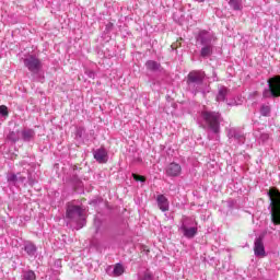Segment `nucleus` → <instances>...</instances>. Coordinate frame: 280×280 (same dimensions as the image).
Segmentation results:
<instances>
[{
    "mask_svg": "<svg viewBox=\"0 0 280 280\" xmlns=\"http://www.w3.org/2000/svg\"><path fill=\"white\" fill-rule=\"evenodd\" d=\"M66 218L68 220V224H70V226L77 231H80V229H83V226L86 224L84 211H82L80 206H68Z\"/></svg>",
    "mask_w": 280,
    "mask_h": 280,
    "instance_id": "f257e3e1",
    "label": "nucleus"
},
{
    "mask_svg": "<svg viewBox=\"0 0 280 280\" xmlns=\"http://www.w3.org/2000/svg\"><path fill=\"white\" fill-rule=\"evenodd\" d=\"M201 119L205 121L206 126L217 135V140L220 139V119L221 115L218 112L211 110H202L201 112Z\"/></svg>",
    "mask_w": 280,
    "mask_h": 280,
    "instance_id": "f03ea898",
    "label": "nucleus"
},
{
    "mask_svg": "<svg viewBox=\"0 0 280 280\" xmlns=\"http://www.w3.org/2000/svg\"><path fill=\"white\" fill-rule=\"evenodd\" d=\"M270 198V213H271V222L275 226H279L280 224V191L277 189H271L268 192Z\"/></svg>",
    "mask_w": 280,
    "mask_h": 280,
    "instance_id": "7ed1b4c3",
    "label": "nucleus"
},
{
    "mask_svg": "<svg viewBox=\"0 0 280 280\" xmlns=\"http://www.w3.org/2000/svg\"><path fill=\"white\" fill-rule=\"evenodd\" d=\"M268 89L262 92V97H280V75H275L267 81Z\"/></svg>",
    "mask_w": 280,
    "mask_h": 280,
    "instance_id": "20e7f679",
    "label": "nucleus"
},
{
    "mask_svg": "<svg viewBox=\"0 0 280 280\" xmlns=\"http://www.w3.org/2000/svg\"><path fill=\"white\" fill-rule=\"evenodd\" d=\"M24 67L31 71L34 75L40 73V70L43 69V61L40 59L36 58V56L31 55L26 57L24 60Z\"/></svg>",
    "mask_w": 280,
    "mask_h": 280,
    "instance_id": "39448f33",
    "label": "nucleus"
},
{
    "mask_svg": "<svg viewBox=\"0 0 280 280\" xmlns=\"http://www.w3.org/2000/svg\"><path fill=\"white\" fill-rule=\"evenodd\" d=\"M205 72L200 70H194L188 73L187 84L188 86L197 85L200 86L205 82Z\"/></svg>",
    "mask_w": 280,
    "mask_h": 280,
    "instance_id": "423d86ee",
    "label": "nucleus"
},
{
    "mask_svg": "<svg viewBox=\"0 0 280 280\" xmlns=\"http://www.w3.org/2000/svg\"><path fill=\"white\" fill-rule=\"evenodd\" d=\"M189 218H184L183 219V223L180 225V231L184 233V236L187 237L188 240H191L194 237H196V235L198 234V228H187V222H188Z\"/></svg>",
    "mask_w": 280,
    "mask_h": 280,
    "instance_id": "0eeeda50",
    "label": "nucleus"
},
{
    "mask_svg": "<svg viewBox=\"0 0 280 280\" xmlns=\"http://www.w3.org/2000/svg\"><path fill=\"white\" fill-rule=\"evenodd\" d=\"M228 137L229 139H234L237 143H246V136H244V132L240 129L230 128L228 130Z\"/></svg>",
    "mask_w": 280,
    "mask_h": 280,
    "instance_id": "6e6552de",
    "label": "nucleus"
},
{
    "mask_svg": "<svg viewBox=\"0 0 280 280\" xmlns=\"http://www.w3.org/2000/svg\"><path fill=\"white\" fill-rule=\"evenodd\" d=\"M183 172V167L178 163H171L166 167V175L176 178Z\"/></svg>",
    "mask_w": 280,
    "mask_h": 280,
    "instance_id": "1a4fd4ad",
    "label": "nucleus"
},
{
    "mask_svg": "<svg viewBox=\"0 0 280 280\" xmlns=\"http://www.w3.org/2000/svg\"><path fill=\"white\" fill-rule=\"evenodd\" d=\"M254 253L256 257H266V248L264 247V241L261 237L255 240Z\"/></svg>",
    "mask_w": 280,
    "mask_h": 280,
    "instance_id": "9d476101",
    "label": "nucleus"
},
{
    "mask_svg": "<svg viewBox=\"0 0 280 280\" xmlns=\"http://www.w3.org/2000/svg\"><path fill=\"white\" fill-rule=\"evenodd\" d=\"M198 40L202 46L213 45V35L207 31H201L198 35Z\"/></svg>",
    "mask_w": 280,
    "mask_h": 280,
    "instance_id": "9b49d317",
    "label": "nucleus"
},
{
    "mask_svg": "<svg viewBox=\"0 0 280 280\" xmlns=\"http://www.w3.org/2000/svg\"><path fill=\"white\" fill-rule=\"evenodd\" d=\"M93 156L97 163H106L108 161V152L104 148L95 150Z\"/></svg>",
    "mask_w": 280,
    "mask_h": 280,
    "instance_id": "f8f14e48",
    "label": "nucleus"
},
{
    "mask_svg": "<svg viewBox=\"0 0 280 280\" xmlns=\"http://www.w3.org/2000/svg\"><path fill=\"white\" fill-rule=\"evenodd\" d=\"M156 202L160 211H170V200L167 197H165V195H158Z\"/></svg>",
    "mask_w": 280,
    "mask_h": 280,
    "instance_id": "ddd939ff",
    "label": "nucleus"
},
{
    "mask_svg": "<svg viewBox=\"0 0 280 280\" xmlns=\"http://www.w3.org/2000/svg\"><path fill=\"white\" fill-rule=\"evenodd\" d=\"M231 91L226 86H220L217 94V102H226Z\"/></svg>",
    "mask_w": 280,
    "mask_h": 280,
    "instance_id": "4468645a",
    "label": "nucleus"
},
{
    "mask_svg": "<svg viewBox=\"0 0 280 280\" xmlns=\"http://www.w3.org/2000/svg\"><path fill=\"white\" fill-rule=\"evenodd\" d=\"M24 250L28 255V257H36V253L38 248L32 242H27L24 244Z\"/></svg>",
    "mask_w": 280,
    "mask_h": 280,
    "instance_id": "2eb2a0df",
    "label": "nucleus"
},
{
    "mask_svg": "<svg viewBox=\"0 0 280 280\" xmlns=\"http://www.w3.org/2000/svg\"><path fill=\"white\" fill-rule=\"evenodd\" d=\"M21 137L23 141L30 142L34 139V137H36V132L34 131V129H23L21 131Z\"/></svg>",
    "mask_w": 280,
    "mask_h": 280,
    "instance_id": "dca6fc26",
    "label": "nucleus"
},
{
    "mask_svg": "<svg viewBox=\"0 0 280 280\" xmlns=\"http://www.w3.org/2000/svg\"><path fill=\"white\" fill-rule=\"evenodd\" d=\"M213 54V45H206L201 47L200 56L201 58H209Z\"/></svg>",
    "mask_w": 280,
    "mask_h": 280,
    "instance_id": "f3484780",
    "label": "nucleus"
},
{
    "mask_svg": "<svg viewBox=\"0 0 280 280\" xmlns=\"http://www.w3.org/2000/svg\"><path fill=\"white\" fill-rule=\"evenodd\" d=\"M145 67L149 71H159V69H161V63L154 60H148L145 62Z\"/></svg>",
    "mask_w": 280,
    "mask_h": 280,
    "instance_id": "a211bd4d",
    "label": "nucleus"
},
{
    "mask_svg": "<svg viewBox=\"0 0 280 280\" xmlns=\"http://www.w3.org/2000/svg\"><path fill=\"white\" fill-rule=\"evenodd\" d=\"M7 139L11 141L12 143H16L19 139H21V132L20 131H10L7 136Z\"/></svg>",
    "mask_w": 280,
    "mask_h": 280,
    "instance_id": "6ab92c4d",
    "label": "nucleus"
},
{
    "mask_svg": "<svg viewBox=\"0 0 280 280\" xmlns=\"http://www.w3.org/2000/svg\"><path fill=\"white\" fill-rule=\"evenodd\" d=\"M21 173H18V174H9L7 179L9 183H18V180H21V183H24L25 182V177H19Z\"/></svg>",
    "mask_w": 280,
    "mask_h": 280,
    "instance_id": "aec40b11",
    "label": "nucleus"
},
{
    "mask_svg": "<svg viewBox=\"0 0 280 280\" xmlns=\"http://www.w3.org/2000/svg\"><path fill=\"white\" fill-rule=\"evenodd\" d=\"M114 277H121L124 275V265L122 264H116L113 270Z\"/></svg>",
    "mask_w": 280,
    "mask_h": 280,
    "instance_id": "412c9836",
    "label": "nucleus"
},
{
    "mask_svg": "<svg viewBox=\"0 0 280 280\" xmlns=\"http://www.w3.org/2000/svg\"><path fill=\"white\" fill-rule=\"evenodd\" d=\"M23 280H36V273L33 270L24 271L22 275Z\"/></svg>",
    "mask_w": 280,
    "mask_h": 280,
    "instance_id": "4be33fe9",
    "label": "nucleus"
},
{
    "mask_svg": "<svg viewBox=\"0 0 280 280\" xmlns=\"http://www.w3.org/2000/svg\"><path fill=\"white\" fill-rule=\"evenodd\" d=\"M270 105H261L260 115H262V117H270Z\"/></svg>",
    "mask_w": 280,
    "mask_h": 280,
    "instance_id": "5701e85b",
    "label": "nucleus"
},
{
    "mask_svg": "<svg viewBox=\"0 0 280 280\" xmlns=\"http://www.w3.org/2000/svg\"><path fill=\"white\" fill-rule=\"evenodd\" d=\"M229 4L233 8V10H242V0H230Z\"/></svg>",
    "mask_w": 280,
    "mask_h": 280,
    "instance_id": "b1692460",
    "label": "nucleus"
},
{
    "mask_svg": "<svg viewBox=\"0 0 280 280\" xmlns=\"http://www.w3.org/2000/svg\"><path fill=\"white\" fill-rule=\"evenodd\" d=\"M84 132H86V129H84V127L77 128V131H75L77 139H82V137H84Z\"/></svg>",
    "mask_w": 280,
    "mask_h": 280,
    "instance_id": "393cba45",
    "label": "nucleus"
},
{
    "mask_svg": "<svg viewBox=\"0 0 280 280\" xmlns=\"http://www.w3.org/2000/svg\"><path fill=\"white\" fill-rule=\"evenodd\" d=\"M140 280H154V278L152 277V273L147 270L144 271L143 277H141Z\"/></svg>",
    "mask_w": 280,
    "mask_h": 280,
    "instance_id": "a878e982",
    "label": "nucleus"
},
{
    "mask_svg": "<svg viewBox=\"0 0 280 280\" xmlns=\"http://www.w3.org/2000/svg\"><path fill=\"white\" fill-rule=\"evenodd\" d=\"M133 176V179L137 180L138 183H145V177L144 176H141V175H138V174H132Z\"/></svg>",
    "mask_w": 280,
    "mask_h": 280,
    "instance_id": "bb28decb",
    "label": "nucleus"
},
{
    "mask_svg": "<svg viewBox=\"0 0 280 280\" xmlns=\"http://www.w3.org/2000/svg\"><path fill=\"white\" fill-rule=\"evenodd\" d=\"M85 75H88V78H91L92 80H95V71L93 70H85Z\"/></svg>",
    "mask_w": 280,
    "mask_h": 280,
    "instance_id": "cd10ccee",
    "label": "nucleus"
},
{
    "mask_svg": "<svg viewBox=\"0 0 280 280\" xmlns=\"http://www.w3.org/2000/svg\"><path fill=\"white\" fill-rule=\"evenodd\" d=\"M0 115H3L4 117L8 115V107L5 105L0 106Z\"/></svg>",
    "mask_w": 280,
    "mask_h": 280,
    "instance_id": "c85d7f7f",
    "label": "nucleus"
},
{
    "mask_svg": "<svg viewBox=\"0 0 280 280\" xmlns=\"http://www.w3.org/2000/svg\"><path fill=\"white\" fill-rule=\"evenodd\" d=\"M260 139H262V141H268V139H270V136L268 133H261Z\"/></svg>",
    "mask_w": 280,
    "mask_h": 280,
    "instance_id": "c756f323",
    "label": "nucleus"
},
{
    "mask_svg": "<svg viewBox=\"0 0 280 280\" xmlns=\"http://www.w3.org/2000/svg\"><path fill=\"white\" fill-rule=\"evenodd\" d=\"M197 3H205V0H195Z\"/></svg>",
    "mask_w": 280,
    "mask_h": 280,
    "instance_id": "7c9ffc66",
    "label": "nucleus"
},
{
    "mask_svg": "<svg viewBox=\"0 0 280 280\" xmlns=\"http://www.w3.org/2000/svg\"><path fill=\"white\" fill-rule=\"evenodd\" d=\"M100 231V228H96V232H98Z\"/></svg>",
    "mask_w": 280,
    "mask_h": 280,
    "instance_id": "2f4dec72",
    "label": "nucleus"
},
{
    "mask_svg": "<svg viewBox=\"0 0 280 280\" xmlns=\"http://www.w3.org/2000/svg\"><path fill=\"white\" fill-rule=\"evenodd\" d=\"M55 280H58L57 278Z\"/></svg>",
    "mask_w": 280,
    "mask_h": 280,
    "instance_id": "473e14b6",
    "label": "nucleus"
}]
</instances>
